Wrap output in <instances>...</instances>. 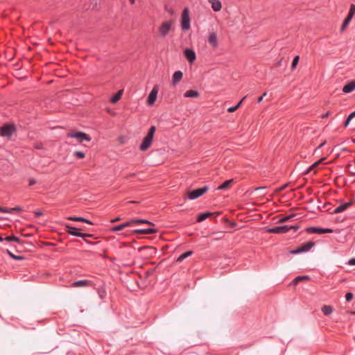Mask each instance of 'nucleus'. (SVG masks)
Here are the masks:
<instances>
[{
  "label": "nucleus",
  "instance_id": "1",
  "mask_svg": "<svg viewBox=\"0 0 355 355\" xmlns=\"http://www.w3.org/2000/svg\"><path fill=\"white\" fill-rule=\"evenodd\" d=\"M155 130L156 129L155 126H151L150 128L149 129L147 135L144 138L143 141L140 145L139 149L141 151H146L150 147L153 142L154 134L155 132Z\"/></svg>",
  "mask_w": 355,
  "mask_h": 355
},
{
  "label": "nucleus",
  "instance_id": "2",
  "mask_svg": "<svg viewBox=\"0 0 355 355\" xmlns=\"http://www.w3.org/2000/svg\"><path fill=\"white\" fill-rule=\"evenodd\" d=\"M298 228H299V227L296 226V225H292V226L284 225V226H279V227H272V228H269V229H268L267 232L268 233H272V234H282V233H286V232H288L290 230H297Z\"/></svg>",
  "mask_w": 355,
  "mask_h": 355
},
{
  "label": "nucleus",
  "instance_id": "3",
  "mask_svg": "<svg viewBox=\"0 0 355 355\" xmlns=\"http://www.w3.org/2000/svg\"><path fill=\"white\" fill-rule=\"evenodd\" d=\"M208 190L209 187L207 186H205L196 190L188 191L187 192V196L190 200H194L205 194Z\"/></svg>",
  "mask_w": 355,
  "mask_h": 355
},
{
  "label": "nucleus",
  "instance_id": "4",
  "mask_svg": "<svg viewBox=\"0 0 355 355\" xmlns=\"http://www.w3.org/2000/svg\"><path fill=\"white\" fill-rule=\"evenodd\" d=\"M181 27L183 30H189L190 28V17L188 8H184L181 17Z\"/></svg>",
  "mask_w": 355,
  "mask_h": 355
},
{
  "label": "nucleus",
  "instance_id": "5",
  "mask_svg": "<svg viewBox=\"0 0 355 355\" xmlns=\"http://www.w3.org/2000/svg\"><path fill=\"white\" fill-rule=\"evenodd\" d=\"M173 21H164L158 28V33L159 36L164 37L171 29Z\"/></svg>",
  "mask_w": 355,
  "mask_h": 355
},
{
  "label": "nucleus",
  "instance_id": "6",
  "mask_svg": "<svg viewBox=\"0 0 355 355\" xmlns=\"http://www.w3.org/2000/svg\"><path fill=\"white\" fill-rule=\"evenodd\" d=\"M68 137L76 138L78 141L81 143L84 140L87 141H89L91 140L90 137L85 133L81 132H72L67 134Z\"/></svg>",
  "mask_w": 355,
  "mask_h": 355
},
{
  "label": "nucleus",
  "instance_id": "7",
  "mask_svg": "<svg viewBox=\"0 0 355 355\" xmlns=\"http://www.w3.org/2000/svg\"><path fill=\"white\" fill-rule=\"evenodd\" d=\"M65 227L67 229V232L69 234H71V235H73V236H75L81 237V238L90 237L91 236V234H83V233L78 232V231L82 230L81 229H78V228H76V227H71L69 225H66Z\"/></svg>",
  "mask_w": 355,
  "mask_h": 355
},
{
  "label": "nucleus",
  "instance_id": "8",
  "mask_svg": "<svg viewBox=\"0 0 355 355\" xmlns=\"http://www.w3.org/2000/svg\"><path fill=\"white\" fill-rule=\"evenodd\" d=\"M355 14V5L354 4H352L351 6H350V9H349V12L347 16V17L345 19L343 24H342V26H341V28H340V31H344L345 30V28H347V26L349 25V24L350 23L354 15Z\"/></svg>",
  "mask_w": 355,
  "mask_h": 355
},
{
  "label": "nucleus",
  "instance_id": "9",
  "mask_svg": "<svg viewBox=\"0 0 355 355\" xmlns=\"http://www.w3.org/2000/svg\"><path fill=\"white\" fill-rule=\"evenodd\" d=\"M207 41L212 48L216 49L218 47V42L217 37V33L215 31L212 30L209 31L207 37Z\"/></svg>",
  "mask_w": 355,
  "mask_h": 355
},
{
  "label": "nucleus",
  "instance_id": "10",
  "mask_svg": "<svg viewBox=\"0 0 355 355\" xmlns=\"http://www.w3.org/2000/svg\"><path fill=\"white\" fill-rule=\"evenodd\" d=\"M315 245L314 242L309 241L301 245L298 248L291 252L292 254H298L303 252L309 251L313 245Z\"/></svg>",
  "mask_w": 355,
  "mask_h": 355
},
{
  "label": "nucleus",
  "instance_id": "11",
  "mask_svg": "<svg viewBox=\"0 0 355 355\" xmlns=\"http://www.w3.org/2000/svg\"><path fill=\"white\" fill-rule=\"evenodd\" d=\"M159 87L157 85H155L150 93L148 95V99H147V103L149 105H152L154 104V103L156 101L157 93H158Z\"/></svg>",
  "mask_w": 355,
  "mask_h": 355
},
{
  "label": "nucleus",
  "instance_id": "12",
  "mask_svg": "<svg viewBox=\"0 0 355 355\" xmlns=\"http://www.w3.org/2000/svg\"><path fill=\"white\" fill-rule=\"evenodd\" d=\"M0 130L1 136L10 137L14 132V127L11 125H5L1 128Z\"/></svg>",
  "mask_w": 355,
  "mask_h": 355
},
{
  "label": "nucleus",
  "instance_id": "13",
  "mask_svg": "<svg viewBox=\"0 0 355 355\" xmlns=\"http://www.w3.org/2000/svg\"><path fill=\"white\" fill-rule=\"evenodd\" d=\"M184 55L190 63H193L196 58L195 52L189 49H187L184 51Z\"/></svg>",
  "mask_w": 355,
  "mask_h": 355
},
{
  "label": "nucleus",
  "instance_id": "14",
  "mask_svg": "<svg viewBox=\"0 0 355 355\" xmlns=\"http://www.w3.org/2000/svg\"><path fill=\"white\" fill-rule=\"evenodd\" d=\"M352 205L351 202H345L343 205L337 207L334 211L333 214H338L345 211L347 209H348Z\"/></svg>",
  "mask_w": 355,
  "mask_h": 355
},
{
  "label": "nucleus",
  "instance_id": "15",
  "mask_svg": "<svg viewBox=\"0 0 355 355\" xmlns=\"http://www.w3.org/2000/svg\"><path fill=\"white\" fill-rule=\"evenodd\" d=\"M209 3H211L212 9L216 11H220L222 8V4L220 0H208Z\"/></svg>",
  "mask_w": 355,
  "mask_h": 355
},
{
  "label": "nucleus",
  "instance_id": "16",
  "mask_svg": "<svg viewBox=\"0 0 355 355\" xmlns=\"http://www.w3.org/2000/svg\"><path fill=\"white\" fill-rule=\"evenodd\" d=\"M132 224V222L131 220L125 222L124 223H122L121 225H119L117 226H115L112 228V232H118L123 230L125 227H130Z\"/></svg>",
  "mask_w": 355,
  "mask_h": 355
},
{
  "label": "nucleus",
  "instance_id": "17",
  "mask_svg": "<svg viewBox=\"0 0 355 355\" xmlns=\"http://www.w3.org/2000/svg\"><path fill=\"white\" fill-rule=\"evenodd\" d=\"M355 89V81H351L345 85L343 88V92L345 93H349Z\"/></svg>",
  "mask_w": 355,
  "mask_h": 355
},
{
  "label": "nucleus",
  "instance_id": "18",
  "mask_svg": "<svg viewBox=\"0 0 355 355\" xmlns=\"http://www.w3.org/2000/svg\"><path fill=\"white\" fill-rule=\"evenodd\" d=\"M182 73L180 71H175L173 75L172 82L173 85H176L182 78Z\"/></svg>",
  "mask_w": 355,
  "mask_h": 355
},
{
  "label": "nucleus",
  "instance_id": "19",
  "mask_svg": "<svg viewBox=\"0 0 355 355\" xmlns=\"http://www.w3.org/2000/svg\"><path fill=\"white\" fill-rule=\"evenodd\" d=\"M135 232L141 234H151L157 232V230L153 228L144 229V230H135Z\"/></svg>",
  "mask_w": 355,
  "mask_h": 355
},
{
  "label": "nucleus",
  "instance_id": "20",
  "mask_svg": "<svg viewBox=\"0 0 355 355\" xmlns=\"http://www.w3.org/2000/svg\"><path fill=\"white\" fill-rule=\"evenodd\" d=\"M233 181L234 180L232 179L225 181L224 183H223L218 187V189L225 190L230 188L232 185Z\"/></svg>",
  "mask_w": 355,
  "mask_h": 355
},
{
  "label": "nucleus",
  "instance_id": "21",
  "mask_svg": "<svg viewBox=\"0 0 355 355\" xmlns=\"http://www.w3.org/2000/svg\"><path fill=\"white\" fill-rule=\"evenodd\" d=\"M184 96L187 98H197L199 96V93L194 90L187 91Z\"/></svg>",
  "mask_w": 355,
  "mask_h": 355
},
{
  "label": "nucleus",
  "instance_id": "22",
  "mask_svg": "<svg viewBox=\"0 0 355 355\" xmlns=\"http://www.w3.org/2000/svg\"><path fill=\"white\" fill-rule=\"evenodd\" d=\"M89 285V281L80 280L72 284L73 287H84Z\"/></svg>",
  "mask_w": 355,
  "mask_h": 355
},
{
  "label": "nucleus",
  "instance_id": "23",
  "mask_svg": "<svg viewBox=\"0 0 355 355\" xmlns=\"http://www.w3.org/2000/svg\"><path fill=\"white\" fill-rule=\"evenodd\" d=\"M67 219L70 220H73V221L84 222V223H88L89 225H92L93 224L91 221H89V220H87V219H85L84 218H82V217H72V216H71V217H69Z\"/></svg>",
  "mask_w": 355,
  "mask_h": 355
},
{
  "label": "nucleus",
  "instance_id": "24",
  "mask_svg": "<svg viewBox=\"0 0 355 355\" xmlns=\"http://www.w3.org/2000/svg\"><path fill=\"white\" fill-rule=\"evenodd\" d=\"M325 159L324 157L319 159L318 161L315 162V163H313L309 168L308 170L306 171V172L305 173V174H307L309 173H310L311 171H313L314 168H315L320 164H321L324 160Z\"/></svg>",
  "mask_w": 355,
  "mask_h": 355
},
{
  "label": "nucleus",
  "instance_id": "25",
  "mask_svg": "<svg viewBox=\"0 0 355 355\" xmlns=\"http://www.w3.org/2000/svg\"><path fill=\"white\" fill-rule=\"evenodd\" d=\"M322 311L325 315H329L333 312V308L329 305H324L322 308Z\"/></svg>",
  "mask_w": 355,
  "mask_h": 355
},
{
  "label": "nucleus",
  "instance_id": "26",
  "mask_svg": "<svg viewBox=\"0 0 355 355\" xmlns=\"http://www.w3.org/2000/svg\"><path fill=\"white\" fill-rule=\"evenodd\" d=\"M212 215V213L210 212H205L198 216L197 221L198 222H202L205 219H207L208 217Z\"/></svg>",
  "mask_w": 355,
  "mask_h": 355
},
{
  "label": "nucleus",
  "instance_id": "27",
  "mask_svg": "<svg viewBox=\"0 0 355 355\" xmlns=\"http://www.w3.org/2000/svg\"><path fill=\"white\" fill-rule=\"evenodd\" d=\"M193 254V252L192 251H188V252H186L183 254H182L178 259H177V261L178 262H181L184 259L190 257L191 255H192Z\"/></svg>",
  "mask_w": 355,
  "mask_h": 355
},
{
  "label": "nucleus",
  "instance_id": "28",
  "mask_svg": "<svg viewBox=\"0 0 355 355\" xmlns=\"http://www.w3.org/2000/svg\"><path fill=\"white\" fill-rule=\"evenodd\" d=\"M123 94V90H119L112 98L111 102L112 103H116L121 98Z\"/></svg>",
  "mask_w": 355,
  "mask_h": 355
},
{
  "label": "nucleus",
  "instance_id": "29",
  "mask_svg": "<svg viewBox=\"0 0 355 355\" xmlns=\"http://www.w3.org/2000/svg\"><path fill=\"white\" fill-rule=\"evenodd\" d=\"M131 221L132 222V224L134 223H137V224H141V223H144V224H148V225H152L153 226L154 224L148 220H143V219H134V220H131Z\"/></svg>",
  "mask_w": 355,
  "mask_h": 355
},
{
  "label": "nucleus",
  "instance_id": "30",
  "mask_svg": "<svg viewBox=\"0 0 355 355\" xmlns=\"http://www.w3.org/2000/svg\"><path fill=\"white\" fill-rule=\"evenodd\" d=\"M321 230H322V228H317V227H309L307 229V231L309 233L322 234Z\"/></svg>",
  "mask_w": 355,
  "mask_h": 355
},
{
  "label": "nucleus",
  "instance_id": "31",
  "mask_svg": "<svg viewBox=\"0 0 355 355\" xmlns=\"http://www.w3.org/2000/svg\"><path fill=\"white\" fill-rule=\"evenodd\" d=\"M355 117V111L352 112L347 117L345 123V126L347 127L349 124V122L351 121V120Z\"/></svg>",
  "mask_w": 355,
  "mask_h": 355
},
{
  "label": "nucleus",
  "instance_id": "32",
  "mask_svg": "<svg viewBox=\"0 0 355 355\" xmlns=\"http://www.w3.org/2000/svg\"><path fill=\"white\" fill-rule=\"evenodd\" d=\"M4 240L7 241H15V242H19V239L15 236H6Z\"/></svg>",
  "mask_w": 355,
  "mask_h": 355
},
{
  "label": "nucleus",
  "instance_id": "33",
  "mask_svg": "<svg viewBox=\"0 0 355 355\" xmlns=\"http://www.w3.org/2000/svg\"><path fill=\"white\" fill-rule=\"evenodd\" d=\"M300 60V57L298 55L295 56L292 62L291 68L292 69H294L297 64H298Z\"/></svg>",
  "mask_w": 355,
  "mask_h": 355
},
{
  "label": "nucleus",
  "instance_id": "34",
  "mask_svg": "<svg viewBox=\"0 0 355 355\" xmlns=\"http://www.w3.org/2000/svg\"><path fill=\"white\" fill-rule=\"evenodd\" d=\"M294 216H295V215L292 214L288 216L284 217V218L279 219V223H286V222L290 220V219Z\"/></svg>",
  "mask_w": 355,
  "mask_h": 355
},
{
  "label": "nucleus",
  "instance_id": "35",
  "mask_svg": "<svg viewBox=\"0 0 355 355\" xmlns=\"http://www.w3.org/2000/svg\"><path fill=\"white\" fill-rule=\"evenodd\" d=\"M74 155L79 158V159H83L85 157V154L83 153V152H80V151H76L74 153Z\"/></svg>",
  "mask_w": 355,
  "mask_h": 355
},
{
  "label": "nucleus",
  "instance_id": "36",
  "mask_svg": "<svg viewBox=\"0 0 355 355\" xmlns=\"http://www.w3.org/2000/svg\"><path fill=\"white\" fill-rule=\"evenodd\" d=\"M296 278H297V280H298L299 282H301V281H303V280H308V279H309V276H298Z\"/></svg>",
  "mask_w": 355,
  "mask_h": 355
},
{
  "label": "nucleus",
  "instance_id": "37",
  "mask_svg": "<svg viewBox=\"0 0 355 355\" xmlns=\"http://www.w3.org/2000/svg\"><path fill=\"white\" fill-rule=\"evenodd\" d=\"M345 298L347 302L351 301L353 299V294L352 293H347L345 295Z\"/></svg>",
  "mask_w": 355,
  "mask_h": 355
},
{
  "label": "nucleus",
  "instance_id": "38",
  "mask_svg": "<svg viewBox=\"0 0 355 355\" xmlns=\"http://www.w3.org/2000/svg\"><path fill=\"white\" fill-rule=\"evenodd\" d=\"M286 187H287V184H284L282 187H280L277 188L275 190V192L276 193H279V192L282 191L283 190H284Z\"/></svg>",
  "mask_w": 355,
  "mask_h": 355
},
{
  "label": "nucleus",
  "instance_id": "39",
  "mask_svg": "<svg viewBox=\"0 0 355 355\" xmlns=\"http://www.w3.org/2000/svg\"><path fill=\"white\" fill-rule=\"evenodd\" d=\"M238 109V106H234L227 109L228 112H234Z\"/></svg>",
  "mask_w": 355,
  "mask_h": 355
},
{
  "label": "nucleus",
  "instance_id": "40",
  "mask_svg": "<svg viewBox=\"0 0 355 355\" xmlns=\"http://www.w3.org/2000/svg\"><path fill=\"white\" fill-rule=\"evenodd\" d=\"M321 232H322V234H324V233H331V232H333V230L328 229V228L322 229V230H321Z\"/></svg>",
  "mask_w": 355,
  "mask_h": 355
},
{
  "label": "nucleus",
  "instance_id": "41",
  "mask_svg": "<svg viewBox=\"0 0 355 355\" xmlns=\"http://www.w3.org/2000/svg\"><path fill=\"white\" fill-rule=\"evenodd\" d=\"M0 211L3 213H11V210H8V209L0 207Z\"/></svg>",
  "mask_w": 355,
  "mask_h": 355
},
{
  "label": "nucleus",
  "instance_id": "42",
  "mask_svg": "<svg viewBox=\"0 0 355 355\" xmlns=\"http://www.w3.org/2000/svg\"><path fill=\"white\" fill-rule=\"evenodd\" d=\"M28 182H29V185L30 186H32V185H33V184H35L36 183V180L35 179H33V178H30L28 180Z\"/></svg>",
  "mask_w": 355,
  "mask_h": 355
},
{
  "label": "nucleus",
  "instance_id": "43",
  "mask_svg": "<svg viewBox=\"0 0 355 355\" xmlns=\"http://www.w3.org/2000/svg\"><path fill=\"white\" fill-rule=\"evenodd\" d=\"M9 210H11V213H12L13 211H21V208L20 207H15L10 209Z\"/></svg>",
  "mask_w": 355,
  "mask_h": 355
},
{
  "label": "nucleus",
  "instance_id": "44",
  "mask_svg": "<svg viewBox=\"0 0 355 355\" xmlns=\"http://www.w3.org/2000/svg\"><path fill=\"white\" fill-rule=\"evenodd\" d=\"M349 264L351 266H355V258H353L349 261Z\"/></svg>",
  "mask_w": 355,
  "mask_h": 355
},
{
  "label": "nucleus",
  "instance_id": "45",
  "mask_svg": "<svg viewBox=\"0 0 355 355\" xmlns=\"http://www.w3.org/2000/svg\"><path fill=\"white\" fill-rule=\"evenodd\" d=\"M266 96V92H265V93H263V96H260V97L258 98V101H258V103H261V102L262 101V100H263V96Z\"/></svg>",
  "mask_w": 355,
  "mask_h": 355
},
{
  "label": "nucleus",
  "instance_id": "46",
  "mask_svg": "<svg viewBox=\"0 0 355 355\" xmlns=\"http://www.w3.org/2000/svg\"><path fill=\"white\" fill-rule=\"evenodd\" d=\"M35 214L36 215V216H42L43 214L40 211H35Z\"/></svg>",
  "mask_w": 355,
  "mask_h": 355
},
{
  "label": "nucleus",
  "instance_id": "47",
  "mask_svg": "<svg viewBox=\"0 0 355 355\" xmlns=\"http://www.w3.org/2000/svg\"><path fill=\"white\" fill-rule=\"evenodd\" d=\"M246 98V96H244L241 101L240 102L236 105V106H238V108L240 107V105H241V103H243V101H244V99Z\"/></svg>",
  "mask_w": 355,
  "mask_h": 355
},
{
  "label": "nucleus",
  "instance_id": "48",
  "mask_svg": "<svg viewBox=\"0 0 355 355\" xmlns=\"http://www.w3.org/2000/svg\"><path fill=\"white\" fill-rule=\"evenodd\" d=\"M13 259H15V260H21L23 259V257H20V256H15L13 257Z\"/></svg>",
  "mask_w": 355,
  "mask_h": 355
},
{
  "label": "nucleus",
  "instance_id": "49",
  "mask_svg": "<svg viewBox=\"0 0 355 355\" xmlns=\"http://www.w3.org/2000/svg\"><path fill=\"white\" fill-rule=\"evenodd\" d=\"M300 282L298 280H297V278H295L294 280L293 281L292 284L293 285H297Z\"/></svg>",
  "mask_w": 355,
  "mask_h": 355
},
{
  "label": "nucleus",
  "instance_id": "50",
  "mask_svg": "<svg viewBox=\"0 0 355 355\" xmlns=\"http://www.w3.org/2000/svg\"><path fill=\"white\" fill-rule=\"evenodd\" d=\"M119 220H120V218H114V219H112V220H111V222H112V223H115V222H116V221H119Z\"/></svg>",
  "mask_w": 355,
  "mask_h": 355
},
{
  "label": "nucleus",
  "instance_id": "51",
  "mask_svg": "<svg viewBox=\"0 0 355 355\" xmlns=\"http://www.w3.org/2000/svg\"><path fill=\"white\" fill-rule=\"evenodd\" d=\"M265 188H266L265 187H257L255 189V190L256 191L262 190V189H264Z\"/></svg>",
  "mask_w": 355,
  "mask_h": 355
},
{
  "label": "nucleus",
  "instance_id": "52",
  "mask_svg": "<svg viewBox=\"0 0 355 355\" xmlns=\"http://www.w3.org/2000/svg\"><path fill=\"white\" fill-rule=\"evenodd\" d=\"M217 234H219V237L216 238V239H219L222 238V236L223 235V232H219Z\"/></svg>",
  "mask_w": 355,
  "mask_h": 355
},
{
  "label": "nucleus",
  "instance_id": "53",
  "mask_svg": "<svg viewBox=\"0 0 355 355\" xmlns=\"http://www.w3.org/2000/svg\"><path fill=\"white\" fill-rule=\"evenodd\" d=\"M8 254L13 259V257H15V255L13 254L12 252H10L9 250H8Z\"/></svg>",
  "mask_w": 355,
  "mask_h": 355
},
{
  "label": "nucleus",
  "instance_id": "54",
  "mask_svg": "<svg viewBox=\"0 0 355 355\" xmlns=\"http://www.w3.org/2000/svg\"><path fill=\"white\" fill-rule=\"evenodd\" d=\"M8 254L13 259V257H15V255L13 254L12 252H10L9 250H8Z\"/></svg>",
  "mask_w": 355,
  "mask_h": 355
},
{
  "label": "nucleus",
  "instance_id": "55",
  "mask_svg": "<svg viewBox=\"0 0 355 355\" xmlns=\"http://www.w3.org/2000/svg\"><path fill=\"white\" fill-rule=\"evenodd\" d=\"M8 254L13 259V257H15V255L13 254L12 252H10L9 250H8Z\"/></svg>",
  "mask_w": 355,
  "mask_h": 355
},
{
  "label": "nucleus",
  "instance_id": "56",
  "mask_svg": "<svg viewBox=\"0 0 355 355\" xmlns=\"http://www.w3.org/2000/svg\"><path fill=\"white\" fill-rule=\"evenodd\" d=\"M329 115V112H327L326 114H324V115H322V117L324 118V117H327Z\"/></svg>",
  "mask_w": 355,
  "mask_h": 355
},
{
  "label": "nucleus",
  "instance_id": "57",
  "mask_svg": "<svg viewBox=\"0 0 355 355\" xmlns=\"http://www.w3.org/2000/svg\"><path fill=\"white\" fill-rule=\"evenodd\" d=\"M130 2L132 3V4H134L135 3V0H129Z\"/></svg>",
  "mask_w": 355,
  "mask_h": 355
},
{
  "label": "nucleus",
  "instance_id": "58",
  "mask_svg": "<svg viewBox=\"0 0 355 355\" xmlns=\"http://www.w3.org/2000/svg\"><path fill=\"white\" fill-rule=\"evenodd\" d=\"M281 64V61L278 62L277 64V66H279Z\"/></svg>",
  "mask_w": 355,
  "mask_h": 355
},
{
  "label": "nucleus",
  "instance_id": "59",
  "mask_svg": "<svg viewBox=\"0 0 355 355\" xmlns=\"http://www.w3.org/2000/svg\"><path fill=\"white\" fill-rule=\"evenodd\" d=\"M324 143H322V144H321L320 145V146H319V147H322V146H323V145H324Z\"/></svg>",
  "mask_w": 355,
  "mask_h": 355
},
{
  "label": "nucleus",
  "instance_id": "60",
  "mask_svg": "<svg viewBox=\"0 0 355 355\" xmlns=\"http://www.w3.org/2000/svg\"><path fill=\"white\" fill-rule=\"evenodd\" d=\"M3 240V239L0 236V241H2Z\"/></svg>",
  "mask_w": 355,
  "mask_h": 355
},
{
  "label": "nucleus",
  "instance_id": "61",
  "mask_svg": "<svg viewBox=\"0 0 355 355\" xmlns=\"http://www.w3.org/2000/svg\"><path fill=\"white\" fill-rule=\"evenodd\" d=\"M351 313L355 315V311H352V312H351Z\"/></svg>",
  "mask_w": 355,
  "mask_h": 355
}]
</instances>
